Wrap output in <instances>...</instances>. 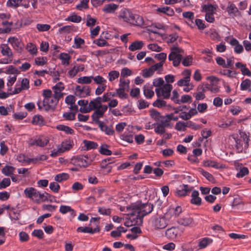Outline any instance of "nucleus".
<instances>
[{
    "mask_svg": "<svg viewBox=\"0 0 251 251\" xmlns=\"http://www.w3.org/2000/svg\"><path fill=\"white\" fill-rule=\"evenodd\" d=\"M69 178V175L68 174L62 173L56 175L54 177V180L58 182H61L67 180Z\"/></svg>",
    "mask_w": 251,
    "mask_h": 251,
    "instance_id": "37",
    "label": "nucleus"
},
{
    "mask_svg": "<svg viewBox=\"0 0 251 251\" xmlns=\"http://www.w3.org/2000/svg\"><path fill=\"white\" fill-rule=\"evenodd\" d=\"M36 26V28L39 32H44L48 31L50 28V25L46 24H37Z\"/></svg>",
    "mask_w": 251,
    "mask_h": 251,
    "instance_id": "46",
    "label": "nucleus"
},
{
    "mask_svg": "<svg viewBox=\"0 0 251 251\" xmlns=\"http://www.w3.org/2000/svg\"><path fill=\"white\" fill-rule=\"evenodd\" d=\"M202 10L206 13H214L216 8L211 4H204L202 6Z\"/></svg>",
    "mask_w": 251,
    "mask_h": 251,
    "instance_id": "44",
    "label": "nucleus"
},
{
    "mask_svg": "<svg viewBox=\"0 0 251 251\" xmlns=\"http://www.w3.org/2000/svg\"><path fill=\"white\" fill-rule=\"evenodd\" d=\"M91 88L87 85H77L75 89V94L79 98H85L90 95Z\"/></svg>",
    "mask_w": 251,
    "mask_h": 251,
    "instance_id": "9",
    "label": "nucleus"
},
{
    "mask_svg": "<svg viewBox=\"0 0 251 251\" xmlns=\"http://www.w3.org/2000/svg\"><path fill=\"white\" fill-rule=\"evenodd\" d=\"M26 49L31 54H36L37 49L34 44L31 43L27 44Z\"/></svg>",
    "mask_w": 251,
    "mask_h": 251,
    "instance_id": "47",
    "label": "nucleus"
},
{
    "mask_svg": "<svg viewBox=\"0 0 251 251\" xmlns=\"http://www.w3.org/2000/svg\"><path fill=\"white\" fill-rule=\"evenodd\" d=\"M173 89V86L169 83L165 84L162 87L155 89V92L158 97H163L167 99L170 98L171 92Z\"/></svg>",
    "mask_w": 251,
    "mask_h": 251,
    "instance_id": "7",
    "label": "nucleus"
},
{
    "mask_svg": "<svg viewBox=\"0 0 251 251\" xmlns=\"http://www.w3.org/2000/svg\"><path fill=\"white\" fill-rule=\"evenodd\" d=\"M125 226L127 227L132 226H141L142 225V221L140 218H137L134 215L132 214L131 212L129 219L125 224Z\"/></svg>",
    "mask_w": 251,
    "mask_h": 251,
    "instance_id": "13",
    "label": "nucleus"
},
{
    "mask_svg": "<svg viewBox=\"0 0 251 251\" xmlns=\"http://www.w3.org/2000/svg\"><path fill=\"white\" fill-rule=\"evenodd\" d=\"M56 128L60 131H62L65 132L66 134H74L75 133V131L73 129L71 128L70 127L63 125H59L56 126Z\"/></svg>",
    "mask_w": 251,
    "mask_h": 251,
    "instance_id": "28",
    "label": "nucleus"
},
{
    "mask_svg": "<svg viewBox=\"0 0 251 251\" xmlns=\"http://www.w3.org/2000/svg\"><path fill=\"white\" fill-rule=\"evenodd\" d=\"M232 46H234V51L237 54L241 53L244 50L243 46L240 44L239 41L235 38H232L229 42Z\"/></svg>",
    "mask_w": 251,
    "mask_h": 251,
    "instance_id": "17",
    "label": "nucleus"
},
{
    "mask_svg": "<svg viewBox=\"0 0 251 251\" xmlns=\"http://www.w3.org/2000/svg\"><path fill=\"white\" fill-rule=\"evenodd\" d=\"M85 43L84 40L81 38L76 36L74 39V45L73 47L75 49H80L81 46Z\"/></svg>",
    "mask_w": 251,
    "mask_h": 251,
    "instance_id": "38",
    "label": "nucleus"
},
{
    "mask_svg": "<svg viewBox=\"0 0 251 251\" xmlns=\"http://www.w3.org/2000/svg\"><path fill=\"white\" fill-rule=\"evenodd\" d=\"M59 100L53 96L47 99L43 100L42 104L45 111L54 110Z\"/></svg>",
    "mask_w": 251,
    "mask_h": 251,
    "instance_id": "8",
    "label": "nucleus"
},
{
    "mask_svg": "<svg viewBox=\"0 0 251 251\" xmlns=\"http://www.w3.org/2000/svg\"><path fill=\"white\" fill-rule=\"evenodd\" d=\"M242 138L243 139L242 141L244 144V152H246V151L247 150L249 146L250 138V137L245 133L242 135Z\"/></svg>",
    "mask_w": 251,
    "mask_h": 251,
    "instance_id": "45",
    "label": "nucleus"
},
{
    "mask_svg": "<svg viewBox=\"0 0 251 251\" xmlns=\"http://www.w3.org/2000/svg\"><path fill=\"white\" fill-rule=\"evenodd\" d=\"M220 74L229 78H233L238 73L236 71H232L230 70H223L220 71Z\"/></svg>",
    "mask_w": 251,
    "mask_h": 251,
    "instance_id": "40",
    "label": "nucleus"
},
{
    "mask_svg": "<svg viewBox=\"0 0 251 251\" xmlns=\"http://www.w3.org/2000/svg\"><path fill=\"white\" fill-rule=\"evenodd\" d=\"M151 223L155 229L164 228L168 225L165 218L158 215L152 216L151 219Z\"/></svg>",
    "mask_w": 251,
    "mask_h": 251,
    "instance_id": "6",
    "label": "nucleus"
},
{
    "mask_svg": "<svg viewBox=\"0 0 251 251\" xmlns=\"http://www.w3.org/2000/svg\"><path fill=\"white\" fill-rule=\"evenodd\" d=\"M108 106L107 105L102 104L101 97H98L89 102L87 108L85 109L84 108L82 110L81 109L80 111L84 113H88L91 111L95 110V112L91 115V118L93 121L96 119V117H98V116L99 118H102Z\"/></svg>",
    "mask_w": 251,
    "mask_h": 251,
    "instance_id": "2",
    "label": "nucleus"
},
{
    "mask_svg": "<svg viewBox=\"0 0 251 251\" xmlns=\"http://www.w3.org/2000/svg\"><path fill=\"white\" fill-rule=\"evenodd\" d=\"M32 124L40 126L44 125V120L43 117L40 115H35L32 118Z\"/></svg>",
    "mask_w": 251,
    "mask_h": 251,
    "instance_id": "32",
    "label": "nucleus"
},
{
    "mask_svg": "<svg viewBox=\"0 0 251 251\" xmlns=\"http://www.w3.org/2000/svg\"><path fill=\"white\" fill-rule=\"evenodd\" d=\"M108 146L106 144H103L100 146L99 152L104 155H110L112 154V151L108 150Z\"/></svg>",
    "mask_w": 251,
    "mask_h": 251,
    "instance_id": "43",
    "label": "nucleus"
},
{
    "mask_svg": "<svg viewBox=\"0 0 251 251\" xmlns=\"http://www.w3.org/2000/svg\"><path fill=\"white\" fill-rule=\"evenodd\" d=\"M190 191L191 189L189 186L188 185H183L180 186L179 189L177 190L176 194L178 196L184 197L187 195Z\"/></svg>",
    "mask_w": 251,
    "mask_h": 251,
    "instance_id": "23",
    "label": "nucleus"
},
{
    "mask_svg": "<svg viewBox=\"0 0 251 251\" xmlns=\"http://www.w3.org/2000/svg\"><path fill=\"white\" fill-rule=\"evenodd\" d=\"M144 45L142 41L137 40L131 43L129 46L128 50L132 51L141 50Z\"/></svg>",
    "mask_w": 251,
    "mask_h": 251,
    "instance_id": "22",
    "label": "nucleus"
},
{
    "mask_svg": "<svg viewBox=\"0 0 251 251\" xmlns=\"http://www.w3.org/2000/svg\"><path fill=\"white\" fill-rule=\"evenodd\" d=\"M49 142V140L48 137L44 135H40L34 139H31L29 141V144L31 146L36 145L40 147H44Z\"/></svg>",
    "mask_w": 251,
    "mask_h": 251,
    "instance_id": "11",
    "label": "nucleus"
},
{
    "mask_svg": "<svg viewBox=\"0 0 251 251\" xmlns=\"http://www.w3.org/2000/svg\"><path fill=\"white\" fill-rule=\"evenodd\" d=\"M184 18L187 19L189 21L193 22L194 19V13L191 11L184 12L182 13Z\"/></svg>",
    "mask_w": 251,
    "mask_h": 251,
    "instance_id": "64",
    "label": "nucleus"
},
{
    "mask_svg": "<svg viewBox=\"0 0 251 251\" xmlns=\"http://www.w3.org/2000/svg\"><path fill=\"white\" fill-rule=\"evenodd\" d=\"M66 20L73 23H78L81 22V17L76 15H73L69 16Z\"/></svg>",
    "mask_w": 251,
    "mask_h": 251,
    "instance_id": "58",
    "label": "nucleus"
},
{
    "mask_svg": "<svg viewBox=\"0 0 251 251\" xmlns=\"http://www.w3.org/2000/svg\"><path fill=\"white\" fill-rule=\"evenodd\" d=\"M24 194L26 198L36 204H40L48 201H52L51 198H53V196L47 192H41L33 187L26 188L24 191Z\"/></svg>",
    "mask_w": 251,
    "mask_h": 251,
    "instance_id": "1",
    "label": "nucleus"
},
{
    "mask_svg": "<svg viewBox=\"0 0 251 251\" xmlns=\"http://www.w3.org/2000/svg\"><path fill=\"white\" fill-rule=\"evenodd\" d=\"M94 82L100 85H103L104 84H106L107 81L106 80L103 78L101 75H98L96 76H93V79Z\"/></svg>",
    "mask_w": 251,
    "mask_h": 251,
    "instance_id": "41",
    "label": "nucleus"
},
{
    "mask_svg": "<svg viewBox=\"0 0 251 251\" xmlns=\"http://www.w3.org/2000/svg\"><path fill=\"white\" fill-rule=\"evenodd\" d=\"M157 11L166 14L167 15L170 16H172L175 14L174 10L172 8L168 6H164L158 8L157 9Z\"/></svg>",
    "mask_w": 251,
    "mask_h": 251,
    "instance_id": "26",
    "label": "nucleus"
},
{
    "mask_svg": "<svg viewBox=\"0 0 251 251\" xmlns=\"http://www.w3.org/2000/svg\"><path fill=\"white\" fill-rule=\"evenodd\" d=\"M144 94L147 99L151 98L154 95V93L152 90V87L149 85H146L144 87Z\"/></svg>",
    "mask_w": 251,
    "mask_h": 251,
    "instance_id": "31",
    "label": "nucleus"
},
{
    "mask_svg": "<svg viewBox=\"0 0 251 251\" xmlns=\"http://www.w3.org/2000/svg\"><path fill=\"white\" fill-rule=\"evenodd\" d=\"M150 116L152 119L157 122H159L162 116L160 115L159 112L154 109L151 110Z\"/></svg>",
    "mask_w": 251,
    "mask_h": 251,
    "instance_id": "49",
    "label": "nucleus"
},
{
    "mask_svg": "<svg viewBox=\"0 0 251 251\" xmlns=\"http://www.w3.org/2000/svg\"><path fill=\"white\" fill-rule=\"evenodd\" d=\"M178 234V230L175 227H172L168 228L165 233L166 236L167 238L174 240L176 238Z\"/></svg>",
    "mask_w": 251,
    "mask_h": 251,
    "instance_id": "21",
    "label": "nucleus"
},
{
    "mask_svg": "<svg viewBox=\"0 0 251 251\" xmlns=\"http://www.w3.org/2000/svg\"><path fill=\"white\" fill-rule=\"evenodd\" d=\"M154 132L158 134H162L165 132V129L159 123L156 124V126L154 128Z\"/></svg>",
    "mask_w": 251,
    "mask_h": 251,
    "instance_id": "62",
    "label": "nucleus"
},
{
    "mask_svg": "<svg viewBox=\"0 0 251 251\" xmlns=\"http://www.w3.org/2000/svg\"><path fill=\"white\" fill-rule=\"evenodd\" d=\"M0 51L3 56L7 57V58L12 60L13 53L11 49L7 44H2L0 46Z\"/></svg>",
    "mask_w": 251,
    "mask_h": 251,
    "instance_id": "16",
    "label": "nucleus"
},
{
    "mask_svg": "<svg viewBox=\"0 0 251 251\" xmlns=\"http://www.w3.org/2000/svg\"><path fill=\"white\" fill-rule=\"evenodd\" d=\"M93 43L99 47L108 46V42L103 39H97L93 41Z\"/></svg>",
    "mask_w": 251,
    "mask_h": 251,
    "instance_id": "57",
    "label": "nucleus"
},
{
    "mask_svg": "<svg viewBox=\"0 0 251 251\" xmlns=\"http://www.w3.org/2000/svg\"><path fill=\"white\" fill-rule=\"evenodd\" d=\"M126 90L124 88H120L116 90V93L120 98L126 99L127 98V94L125 92Z\"/></svg>",
    "mask_w": 251,
    "mask_h": 251,
    "instance_id": "63",
    "label": "nucleus"
},
{
    "mask_svg": "<svg viewBox=\"0 0 251 251\" xmlns=\"http://www.w3.org/2000/svg\"><path fill=\"white\" fill-rule=\"evenodd\" d=\"M226 11L230 18H234L241 15V13L235 4L228 2Z\"/></svg>",
    "mask_w": 251,
    "mask_h": 251,
    "instance_id": "12",
    "label": "nucleus"
},
{
    "mask_svg": "<svg viewBox=\"0 0 251 251\" xmlns=\"http://www.w3.org/2000/svg\"><path fill=\"white\" fill-rule=\"evenodd\" d=\"M153 105L158 108H162L167 106V104L165 100L158 99L153 103Z\"/></svg>",
    "mask_w": 251,
    "mask_h": 251,
    "instance_id": "56",
    "label": "nucleus"
},
{
    "mask_svg": "<svg viewBox=\"0 0 251 251\" xmlns=\"http://www.w3.org/2000/svg\"><path fill=\"white\" fill-rule=\"evenodd\" d=\"M83 144L84 147L85 148V150L86 151L95 149L98 146V145L96 142L86 140L83 141Z\"/></svg>",
    "mask_w": 251,
    "mask_h": 251,
    "instance_id": "30",
    "label": "nucleus"
},
{
    "mask_svg": "<svg viewBox=\"0 0 251 251\" xmlns=\"http://www.w3.org/2000/svg\"><path fill=\"white\" fill-rule=\"evenodd\" d=\"M249 173L248 169L247 167H243L240 169L239 171L237 173L236 176L238 178H241L248 175Z\"/></svg>",
    "mask_w": 251,
    "mask_h": 251,
    "instance_id": "52",
    "label": "nucleus"
},
{
    "mask_svg": "<svg viewBox=\"0 0 251 251\" xmlns=\"http://www.w3.org/2000/svg\"><path fill=\"white\" fill-rule=\"evenodd\" d=\"M190 77H184L183 78L180 79L177 81V85L179 86H183L188 85V83L190 82Z\"/></svg>",
    "mask_w": 251,
    "mask_h": 251,
    "instance_id": "60",
    "label": "nucleus"
},
{
    "mask_svg": "<svg viewBox=\"0 0 251 251\" xmlns=\"http://www.w3.org/2000/svg\"><path fill=\"white\" fill-rule=\"evenodd\" d=\"M213 240L208 237H204L201 239L199 243V247L200 249L205 248L207 246L210 245L212 243Z\"/></svg>",
    "mask_w": 251,
    "mask_h": 251,
    "instance_id": "24",
    "label": "nucleus"
},
{
    "mask_svg": "<svg viewBox=\"0 0 251 251\" xmlns=\"http://www.w3.org/2000/svg\"><path fill=\"white\" fill-rule=\"evenodd\" d=\"M15 169V167L7 164L3 168L1 172L5 176H11L13 175Z\"/></svg>",
    "mask_w": 251,
    "mask_h": 251,
    "instance_id": "27",
    "label": "nucleus"
},
{
    "mask_svg": "<svg viewBox=\"0 0 251 251\" xmlns=\"http://www.w3.org/2000/svg\"><path fill=\"white\" fill-rule=\"evenodd\" d=\"M159 122V124L165 128L169 127L170 126L171 123L170 116H169L168 114L165 116H162Z\"/></svg>",
    "mask_w": 251,
    "mask_h": 251,
    "instance_id": "34",
    "label": "nucleus"
},
{
    "mask_svg": "<svg viewBox=\"0 0 251 251\" xmlns=\"http://www.w3.org/2000/svg\"><path fill=\"white\" fill-rule=\"evenodd\" d=\"M92 79L93 76H82L77 79V82L81 84H88L92 82Z\"/></svg>",
    "mask_w": 251,
    "mask_h": 251,
    "instance_id": "35",
    "label": "nucleus"
},
{
    "mask_svg": "<svg viewBox=\"0 0 251 251\" xmlns=\"http://www.w3.org/2000/svg\"><path fill=\"white\" fill-rule=\"evenodd\" d=\"M50 189L54 193H58L60 188V185L56 182H50Z\"/></svg>",
    "mask_w": 251,
    "mask_h": 251,
    "instance_id": "61",
    "label": "nucleus"
},
{
    "mask_svg": "<svg viewBox=\"0 0 251 251\" xmlns=\"http://www.w3.org/2000/svg\"><path fill=\"white\" fill-rule=\"evenodd\" d=\"M89 0H81L80 3L76 6L77 9L82 10L83 9H87L88 8V2Z\"/></svg>",
    "mask_w": 251,
    "mask_h": 251,
    "instance_id": "53",
    "label": "nucleus"
},
{
    "mask_svg": "<svg viewBox=\"0 0 251 251\" xmlns=\"http://www.w3.org/2000/svg\"><path fill=\"white\" fill-rule=\"evenodd\" d=\"M118 5L115 3H109L104 5L103 11L106 13H113L117 9Z\"/></svg>",
    "mask_w": 251,
    "mask_h": 251,
    "instance_id": "25",
    "label": "nucleus"
},
{
    "mask_svg": "<svg viewBox=\"0 0 251 251\" xmlns=\"http://www.w3.org/2000/svg\"><path fill=\"white\" fill-rule=\"evenodd\" d=\"M59 211L63 214H65L68 212H70L72 216H75V211L70 206L62 205L59 208Z\"/></svg>",
    "mask_w": 251,
    "mask_h": 251,
    "instance_id": "29",
    "label": "nucleus"
},
{
    "mask_svg": "<svg viewBox=\"0 0 251 251\" xmlns=\"http://www.w3.org/2000/svg\"><path fill=\"white\" fill-rule=\"evenodd\" d=\"M153 207L154 206L151 203H143L140 201L133 203L130 206L132 214L137 218L141 219L142 223L143 222V218L150 214L152 211Z\"/></svg>",
    "mask_w": 251,
    "mask_h": 251,
    "instance_id": "3",
    "label": "nucleus"
},
{
    "mask_svg": "<svg viewBox=\"0 0 251 251\" xmlns=\"http://www.w3.org/2000/svg\"><path fill=\"white\" fill-rule=\"evenodd\" d=\"M129 80H126L125 78L121 77L120 79L119 88H124L125 90H127L129 87Z\"/></svg>",
    "mask_w": 251,
    "mask_h": 251,
    "instance_id": "42",
    "label": "nucleus"
},
{
    "mask_svg": "<svg viewBox=\"0 0 251 251\" xmlns=\"http://www.w3.org/2000/svg\"><path fill=\"white\" fill-rule=\"evenodd\" d=\"M204 166L205 167H212L215 169L219 168V164L213 160H207L204 162Z\"/></svg>",
    "mask_w": 251,
    "mask_h": 251,
    "instance_id": "51",
    "label": "nucleus"
},
{
    "mask_svg": "<svg viewBox=\"0 0 251 251\" xmlns=\"http://www.w3.org/2000/svg\"><path fill=\"white\" fill-rule=\"evenodd\" d=\"M99 116L96 117V119L93 120L95 124L98 125L100 130L104 132L107 135H112L114 133V130L112 126H107L104 122L100 121Z\"/></svg>",
    "mask_w": 251,
    "mask_h": 251,
    "instance_id": "10",
    "label": "nucleus"
},
{
    "mask_svg": "<svg viewBox=\"0 0 251 251\" xmlns=\"http://www.w3.org/2000/svg\"><path fill=\"white\" fill-rule=\"evenodd\" d=\"M182 50L176 47L171 48V51L168 56L169 61H172L174 66H178L182 59L181 52Z\"/></svg>",
    "mask_w": 251,
    "mask_h": 251,
    "instance_id": "5",
    "label": "nucleus"
},
{
    "mask_svg": "<svg viewBox=\"0 0 251 251\" xmlns=\"http://www.w3.org/2000/svg\"><path fill=\"white\" fill-rule=\"evenodd\" d=\"M206 89L203 86H199L198 87V92L194 94V96L196 100H202L205 98V92Z\"/></svg>",
    "mask_w": 251,
    "mask_h": 251,
    "instance_id": "20",
    "label": "nucleus"
},
{
    "mask_svg": "<svg viewBox=\"0 0 251 251\" xmlns=\"http://www.w3.org/2000/svg\"><path fill=\"white\" fill-rule=\"evenodd\" d=\"M251 81L249 79H246L243 80L240 85L241 90L244 91L246 90L251 87Z\"/></svg>",
    "mask_w": 251,
    "mask_h": 251,
    "instance_id": "50",
    "label": "nucleus"
},
{
    "mask_svg": "<svg viewBox=\"0 0 251 251\" xmlns=\"http://www.w3.org/2000/svg\"><path fill=\"white\" fill-rule=\"evenodd\" d=\"M192 199L190 202L192 204L196 205H201V199L199 197V192L197 190H194L191 194Z\"/></svg>",
    "mask_w": 251,
    "mask_h": 251,
    "instance_id": "19",
    "label": "nucleus"
},
{
    "mask_svg": "<svg viewBox=\"0 0 251 251\" xmlns=\"http://www.w3.org/2000/svg\"><path fill=\"white\" fill-rule=\"evenodd\" d=\"M74 144L73 140L71 139L66 140L62 142L60 148V151L62 152H64L70 150L74 146Z\"/></svg>",
    "mask_w": 251,
    "mask_h": 251,
    "instance_id": "18",
    "label": "nucleus"
},
{
    "mask_svg": "<svg viewBox=\"0 0 251 251\" xmlns=\"http://www.w3.org/2000/svg\"><path fill=\"white\" fill-rule=\"evenodd\" d=\"M59 59L61 60L63 65H68L70 64L71 56L67 53H61L60 54Z\"/></svg>",
    "mask_w": 251,
    "mask_h": 251,
    "instance_id": "36",
    "label": "nucleus"
},
{
    "mask_svg": "<svg viewBox=\"0 0 251 251\" xmlns=\"http://www.w3.org/2000/svg\"><path fill=\"white\" fill-rule=\"evenodd\" d=\"M154 72L151 67L149 69H145L142 70V75L145 78L151 76L154 74Z\"/></svg>",
    "mask_w": 251,
    "mask_h": 251,
    "instance_id": "54",
    "label": "nucleus"
},
{
    "mask_svg": "<svg viewBox=\"0 0 251 251\" xmlns=\"http://www.w3.org/2000/svg\"><path fill=\"white\" fill-rule=\"evenodd\" d=\"M95 225L96 226V227L94 229H93L92 227L88 226H79L77 228L76 231L78 232L88 233L92 234L99 232L100 231V228L99 226V223L96 224Z\"/></svg>",
    "mask_w": 251,
    "mask_h": 251,
    "instance_id": "15",
    "label": "nucleus"
},
{
    "mask_svg": "<svg viewBox=\"0 0 251 251\" xmlns=\"http://www.w3.org/2000/svg\"><path fill=\"white\" fill-rule=\"evenodd\" d=\"M120 73L117 71H111L108 73V79L110 81H113L118 78Z\"/></svg>",
    "mask_w": 251,
    "mask_h": 251,
    "instance_id": "48",
    "label": "nucleus"
},
{
    "mask_svg": "<svg viewBox=\"0 0 251 251\" xmlns=\"http://www.w3.org/2000/svg\"><path fill=\"white\" fill-rule=\"evenodd\" d=\"M119 17L124 22L133 25L142 26L144 21L143 17L138 14L133 13L130 9L124 8L121 10Z\"/></svg>",
    "mask_w": 251,
    "mask_h": 251,
    "instance_id": "4",
    "label": "nucleus"
},
{
    "mask_svg": "<svg viewBox=\"0 0 251 251\" xmlns=\"http://www.w3.org/2000/svg\"><path fill=\"white\" fill-rule=\"evenodd\" d=\"M11 184L9 178H4L0 182V189H4L9 186Z\"/></svg>",
    "mask_w": 251,
    "mask_h": 251,
    "instance_id": "59",
    "label": "nucleus"
},
{
    "mask_svg": "<svg viewBox=\"0 0 251 251\" xmlns=\"http://www.w3.org/2000/svg\"><path fill=\"white\" fill-rule=\"evenodd\" d=\"M192 222L193 219L189 217L180 218L177 220L178 224L183 226H188L190 225Z\"/></svg>",
    "mask_w": 251,
    "mask_h": 251,
    "instance_id": "33",
    "label": "nucleus"
},
{
    "mask_svg": "<svg viewBox=\"0 0 251 251\" xmlns=\"http://www.w3.org/2000/svg\"><path fill=\"white\" fill-rule=\"evenodd\" d=\"M63 117L68 121H73L75 118V113L74 112H65L63 114Z\"/></svg>",
    "mask_w": 251,
    "mask_h": 251,
    "instance_id": "55",
    "label": "nucleus"
},
{
    "mask_svg": "<svg viewBox=\"0 0 251 251\" xmlns=\"http://www.w3.org/2000/svg\"><path fill=\"white\" fill-rule=\"evenodd\" d=\"M87 158L85 156H77L72 159V162L76 166L79 167H86L89 163L86 160Z\"/></svg>",
    "mask_w": 251,
    "mask_h": 251,
    "instance_id": "14",
    "label": "nucleus"
},
{
    "mask_svg": "<svg viewBox=\"0 0 251 251\" xmlns=\"http://www.w3.org/2000/svg\"><path fill=\"white\" fill-rule=\"evenodd\" d=\"M235 141V147L238 152L240 153L244 150V144L242 140L234 138Z\"/></svg>",
    "mask_w": 251,
    "mask_h": 251,
    "instance_id": "39",
    "label": "nucleus"
}]
</instances>
